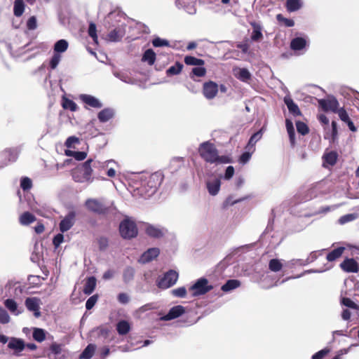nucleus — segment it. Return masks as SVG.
Returning a JSON list of instances; mask_svg holds the SVG:
<instances>
[{
    "mask_svg": "<svg viewBox=\"0 0 359 359\" xmlns=\"http://www.w3.org/2000/svg\"><path fill=\"white\" fill-rule=\"evenodd\" d=\"M341 304L348 308L354 309H358V305L349 298H343L341 300Z\"/></svg>",
    "mask_w": 359,
    "mask_h": 359,
    "instance_id": "nucleus-59",
    "label": "nucleus"
},
{
    "mask_svg": "<svg viewBox=\"0 0 359 359\" xmlns=\"http://www.w3.org/2000/svg\"><path fill=\"white\" fill-rule=\"evenodd\" d=\"M61 60V55L58 53H54L50 60V67L52 69H55Z\"/></svg>",
    "mask_w": 359,
    "mask_h": 359,
    "instance_id": "nucleus-53",
    "label": "nucleus"
},
{
    "mask_svg": "<svg viewBox=\"0 0 359 359\" xmlns=\"http://www.w3.org/2000/svg\"><path fill=\"white\" fill-rule=\"evenodd\" d=\"M123 15L118 12H111L104 19L106 27L113 28L107 36L108 41L118 42L126 33L125 24L122 22Z\"/></svg>",
    "mask_w": 359,
    "mask_h": 359,
    "instance_id": "nucleus-1",
    "label": "nucleus"
},
{
    "mask_svg": "<svg viewBox=\"0 0 359 359\" xmlns=\"http://www.w3.org/2000/svg\"><path fill=\"white\" fill-rule=\"evenodd\" d=\"M8 347L14 351L13 354L20 356V352H22L25 347L24 341L21 339L11 337L10 339H8Z\"/></svg>",
    "mask_w": 359,
    "mask_h": 359,
    "instance_id": "nucleus-13",
    "label": "nucleus"
},
{
    "mask_svg": "<svg viewBox=\"0 0 359 359\" xmlns=\"http://www.w3.org/2000/svg\"><path fill=\"white\" fill-rule=\"evenodd\" d=\"M221 182L218 178L209 180L206 182V187L209 194L212 196H216L220 189Z\"/></svg>",
    "mask_w": 359,
    "mask_h": 359,
    "instance_id": "nucleus-20",
    "label": "nucleus"
},
{
    "mask_svg": "<svg viewBox=\"0 0 359 359\" xmlns=\"http://www.w3.org/2000/svg\"><path fill=\"white\" fill-rule=\"evenodd\" d=\"M98 299L97 294L93 295L88 299L86 303V308L87 310H90L96 304Z\"/></svg>",
    "mask_w": 359,
    "mask_h": 359,
    "instance_id": "nucleus-58",
    "label": "nucleus"
},
{
    "mask_svg": "<svg viewBox=\"0 0 359 359\" xmlns=\"http://www.w3.org/2000/svg\"><path fill=\"white\" fill-rule=\"evenodd\" d=\"M323 165H334L337 159V154L335 151H330L323 155Z\"/></svg>",
    "mask_w": 359,
    "mask_h": 359,
    "instance_id": "nucleus-31",
    "label": "nucleus"
},
{
    "mask_svg": "<svg viewBox=\"0 0 359 359\" xmlns=\"http://www.w3.org/2000/svg\"><path fill=\"white\" fill-rule=\"evenodd\" d=\"M114 75L119 79L121 81L127 83H133V79L129 76V74L126 72H114Z\"/></svg>",
    "mask_w": 359,
    "mask_h": 359,
    "instance_id": "nucleus-45",
    "label": "nucleus"
},
{
    "mask_svg": "<svg viewBox=\"0 0 359 359\" xmlns=\"http://www.w3.org/2000/svg\"><path fill=\"white\" fill-rule=\"evenodd\" d=\"M262 134L263 128L260 129L258 132L251 136L248 144V149H250V148H252L255 145L256 142L262 138Z\"/></svg>",
    "mask_w": 359,
    "mask_h": 359,
    "instance_id": "nucleus-39",
    "label": "nucleus"
},
{
    "mask_svg": "<svg viewBox=\"0 0 359 359\" xmlns=\"http://www.w3.org/2000/svg\"><path fill=\"white\" fill-rule=\"evenodd\" d=\"M178 273L174 270H169L163 277L157 282V285L161 289H167L174 285L178 279Z\"/></svg>",
    "mask_w": 359,
    "mask_h": 359,
    "instance_id": "nucleus-8",
    "label": "nucleus"
},
{
    "mask_svg": "<svg viewBox=\"0 0 359 359\" xmlns=\"http://www.w3.org/2000/svg\"><path fill=\"white\" fill-rule=\"evenodd\" d=\"M10 316L7 311L0 306V323L6 324L10 321Z\"/></svg>",
    "mask_w": 359,
    "mask_h": 359,
    "instance_id": "nucleus-50",
    "label": "nucleus"
},
{
    "mask_svg": "<svg viewBox=\"0 0 359 359\" xmlns=\"http://www.w3.org/2000/svg\"><path fill=\"white\" fill-rule=\"evenodd\" d=\"M276 19L279 22H283L286 27H291L294 25V22L293 20L285 18L281 14L277 15Z\"/></svg>",
    "mask_w": 359,
    "mask_h": 359,
    "instance_id": "nucleus-55",
    "label": "nucleus"
},
{
    "mask_svg": "<svg viewBox=\"0 0 359 359\" xmlns=\"http://www.w3.org/2000/svg\"><path fill=\"white\" fill-rule=\"evenodd\" d=\"M80 100L83 103L93 108L100 109L102 107V103L97 97L87 94H81L79 96Z\"/></svg>",
    "mask_w": 359,
    "mask_h": 359,
    "instance_id": "nucleus-16",
    "label": "nucleus"
},
{
    "mask_svg": "<svg viewBox=\"0 0 359 359\" xmlns=\"http://www.w3.org/2000/svg\"><path fill=\"white\" fill-rule=\"evenodd\" d=\"M172 295L177 297H184L187 294V290L184 287H180L171 291Z\"/></svg>",
    "mask_w": 359,
    "mask_h": 359,
    "instance_id": "nucleus-54",
    "label": "nucleus"
},
{
    "mask_svg": "<svg viewBox=\"0 0 359 359\" xmlns=\"http://www.w3.org/2000/svg\"><path fill=\"white\" fill-rule=\"evenodd\" d=\"M198 153L205 161L210 163L224 164L231 162L229 157L219 156L214 144L209 141L204 142L199 145Z\"/></svg>",
    "mask_w": 359,
    "mask_h": 359,
    "instance_id": "nucleus-2",
    "label": "nucleus"
},
{
    "mask_svg": "<svg viewBox=\"0 0 359 359\" xmlns=\"http://www.w3.org/2000/svg\"><path fill=\"white\" fill-rule=\"evenodd\" d=\"M286 128L290 137V141L293 145L295 142V133L292 122L288 119L286 120Z\"/></svg>",
    "mask_w": 359,
    "mask_h": 359,
    "instance_id": "nucleus-42",
    "label": "nucleus"
},
{
    "mask_svg": "<svg viewBox=\"0 0 359 359\" xmlns=\"http://www.w3.org/2000/svg\"><path fill=\"white\" fill-rule=\"evenodd\" d=\"M10 161H15L18 156V151L17 149H9L6 151Z\"/></svg>",
    "mask_w": 359,
    "mask_h": 359,
    "instance_id": "nucleus-56",
    "label": "nucleus"
},
{
    "mask_svg": "<svg viewBox=\"0 0 359 359\" xmlns=\"http://www.w3.org/2000/svg\"><path fill=\"white\" fill-rule=\"evenodd\" d=\"M152 44L154 47H162V46H169V41L166 39H163L159 37H156L153 39Z\"/></svg>",
    "mask_w": 359,
    "mask_h": 359,
    "instance_id": "nucleus-52",
    "label": "nucleus"
},
{
    "mask_svg": "<svg viewBox=\"0 0 359 359\" xmlns=\"http://www.w3.org/2000/svg\"><path fill=\"white\" fill-rule=\"evenodd\" d=\"M340 118V119L346 123L350 120V118L348 116V114H347L346 111L344 108H339L337 112Z\"/></svg>",
    "mask_w": 359,
    "mask_h": 359,
    "instance_id": "nucleus-61",
    "label": "nucleus"
},
{
    "mask_svg": "<svg viewBox=\"0 0 359 359\" xmlns=\"http://www.w3.org/2000/svg\"><path fill=\"white\" fill-rule=\"evenodd\" d=\"M156 60V53L152 49H147L143 54L142 61L153 65Z\"/></svg>",
    "mask_w": 359,
    "mask_h": 359,
    "instance_id": "nucleus-28",
    "label": "nucleus"
},
{
    "mask_svg": "<svg viewBox=\"0 0 359 359\" xmlns=\"http://www.w3.org/2000/svg\"><path fill=\"white\" fill-rule=\"evenodd\" d=\"M341 268L346 272L357 273L359 269L358 264L353 259H346L340 264Z\"/></svg>",
    "mask_w": 359,
    "mask_h": 359,
    "instance_id": "nucleus-18",
    "label": "nucleus"
},
{
    "mask_svg": "<svg viewBox=\"0 0 359 359\" xmlns=\"http://www.w3.org/2000/svg\"><path fill=\"white\" fill-rule=\"evenodd\" d=\"M297 130L299 133L304 135L309 133V128L304 122L297 121L296 123Z\"/></svg>",
    "mask_w": 359,
    "mask_h": 359,
    "instance_id": "nucleus-51",
    "label": "nucleus"
},
{
    "mask_svg": "<svg viewBox=\"0 0 359 359\" xmlns=\"http://www.w3.org/2000/svg\"><path fill=\"white\" fill-rule=\"evenodd\" d=\"M213 289V286L208 283V280L205 278L198 279L196 283L189 287V291L192 292L193 297L203 295Z\"/></svg>",
    "mask_w": 359,
    "mask_h": 359,
    "instance_id": "nucleus-7",
    "label": "nucleus"
},
{
    "mask_svg": "<svg viewBox=\"0 0 359 359\" xmlns=\"http://www.w3.org/2000/svg\"><path fill=\"white\" fill-rule=\"evenodd\" d=\"M33 338L38 342H42L46 339V332L41 328H34Z\"/></svg>",
    "mask_w": 359,
    "mask_h": 359,
    "instance_id": "nucleus-43",
    "label": "nucleus"
},
{
    "mask_svg": "<svg viewBox=\"0 0 359 359\" xmlns=\"http://www.w3.org/2000/svg\"><path fill=\"white\" fill-rule=\"evenodd\" d=\"M344 250V248L342 247L337 248L332 251H331L327 255V259L329 262H333L340 257Z\"/></svg>",
    "mask_w": 359,
    "mask_h": 359,
    "instance_id": "nucleus-36",
    "label": "nucleus"
},
{
    "mask_svg": "<svg viewBox=\"0 0 359 359\" xmlns=\"http://www.w3.org/2000/svg\"><path fill=\"white\" fill-rule=\"evenodd\" d=\"M32 185V180L29 177H23L20 182V187L24 191L31 189Z\"/></svg>",
    "mask_w": 359,
    "mask_h": 359,
    "instance_id": "nucleus-57",
    "label": "nucleus"
},
{
    "mask_svg": "<svg viewBox=\"0 0 359 359\" xmlns=\"http://www.w3.org/2000/svg\"><path fill=\"white\" fill-rule=\"evenodd\" d=\"M284 102L286 104L289 111L294 116L301 115V111L297 104L294 102L290 96L287 95L284 97Z\"/></svg>",
    "mask_w": 359,
    "mask_h": 359,
    "instance_id": "nucleus-22",
    "label": "nucleus"
},
{
    "mask_svg": "<svg viewBox=\"0 0 359 359\" xmlns=\"http://www.w3.org/2000/svg\"><path fill=\"white\" fill-rule=\"evenodd\" d=\"M68 42L65 39L57 41L54 46L55 53H60L65 52L68 48Z\"/></svg>",
    "mask_w": 359,
    "mask_h": 359,
    "instance_id": "nucleus-35",
    "label": "nucleus"
},
{
    "mask_svg": "<svg viewBox=\"0 0 359 359\" xmlns=\"http://www.w3.org/2000/svg\"><path fill=\"white\" fill-rule=\"evenodd\" d=\"M356 218V216L354 214H348L345 215L340 217L339 223L344 224L346 222H351Z\"/></svg>",
    "mask_w": 359,
    "mask_h": 359,
    "instance_id": "nucleus-63",
    "label": "nucleus"
},
{
    "mask_svg": "<svg viewBox=\"0 0 359 359\" xmlns=\"http://www.w3.org/2000/svg\"><path fill=\"white\" fill-rule=\"evenodd\" d=\"M218 90H219L218 85L213 81L205 82L203 84V95L208 100H212L214 97H215V96L217 94Z\"/></svg>",
    "mask_w": 359,
    "mask_h": 359,
    "instance_id": "nucleus-11",
    "label": "nucleus"
},
{
    "mask_svg": "<svg viewBox=\"0 0 359 359\" xmlns=\"http://www.w3.org/2000/svg\"><path fill=\"white\" fill-rule=\"evenodd\" d=\"M283 266L281 261L278 259H272L269 261V268L273 272L280 271Z\"/></svg>",
    "mask_w": 359,
    "mask_h": 359,
    "instance_id": "nucleus-38",
    "label": "nucleus"
},
{
    "mask_svg": "<svg viewBox=\"0 0 359 359\" xmlns=\"http://www.w3.org/2000/svg\"><path fill=\"white\" fill-rule=\"evenodd\" d=\"M185 312L184 306L177 305L172 307L168 313L161 318V320L168 321L175 319L182 316Z\"/></svg>",
    "mask_w": 359,
    "mask_h": 359,
    "instance_id": "nucleus-15",
    "label": "nucleus"
},
{
    "mask_svg": "<svg viewBox=\"0 0 359 359\" xmlns=\"http://www.w3.org/2000/svg\"><path fill=\"white\" fill-rule=\"evenodd\" d=\"M337 136V125L336 121L332 122V129H331V133L330 134L329 132H326V134L325 135V139H329L331 141L334 142Z\"/></svg>",
    "mask_w": 359,
    "mask_h": 359,
    "instance_id": "nucleus-46",
    "label": "nucleus"
},
{
    "mask_svg": "<svg viewBox=\"0 0 359 359\" xmlns=\"http://www.w3.org/2000/svg\"><path fill=\"white\" fill-rule=\"evenodd\" d=\"M27 27L29 30H34L37 27V20L35 16L30 17L27 22Z\"/></svg>",
    "mask_w": 359,
    "mask_h": 359,
    "instance_id": "nucleus-60",
    "label": "nucleus"
},
{
    "mask_svg": "<svg viewBox=\"0 0 359 359\" xmlns=\"http://www.w3.org/2000/svg\"><path fill=\"white\" fill-rule=\"evenodd\" d=\"M145 231L149 236L155 238H161L164 236L168 232L165 228L152 224L147 225Z\"/></svg>",
    "mask_w": 359,
    "mask_h": 359,
    "instance_id": "nucleus-12",
    "label": "nucleus"
},
{
    "mask_svg": "<svg viewBox=\"0 0 359 359\" xmlns=\"http://www.w3.org/2000/svg\"><path fill=\"white\" fill-rule=\"evenodd\" d=\"M120 234L124 239H131L137 236L138 230L135 222L130 218L124 219L119 225Z\"/></svg>",
    "mask_w": 359,
    "mask_h": 359,
    "instance_id": "nucleus-4",
    "label": "nucleus"
},
{
    "mask_svg": "<svg viewBox=\"0 0 359 359\" xmlns=\"http://www.w3.org/2000/svg\"><path fill=\"white\" fill-rule=\"evenodd\" d=\"M96 286V278L94 276L89 277L84 285L83 292L86 294H90L94 291Z\"/></svg>",
    "mask_w": 359,
    "mask_h": 359,
    "instance_id": "nucleus-25",
    "label": "nucleus"
},
{
    "mask_svg": "<svg viewBox=\"0 0 359 359\" xmlns=\"http://www.w3.org/2000/svg\"><path fill=\"white\" fill-rule=\"evenodd\" d=\"M135 276V269L133 267L128 266L126 268L123 273V280L124 283H128L130 282Z\"/></svg>",
    "mask_w": 359,
    "mask_h": 359,
    "instance_id": "nucleus-37",
    "label": "nucleus"
},
{
    "mask_svg": "<svg viewBox=\"0 0 359 359\" xmlns=\"http://www.w3.org/2000/svg\"><path fill=\"white\" fill-rule=\"evenodd\" d=\"M76 214L74 212H69L60 223V230L64 233L69 230L75 222Z\"/></svg>",
    "mask_w": 359,
    "mask_h": 359,
    "instance_id": "nucleus-14",
    "label": "nucleus"
},
{
    "mask_svg": "<svg viewBox=\"0 0 359 359\" xmlns=\"http://www.w3.org/2000/svg\"><path fill=\"white\" fill-rule=\"evenodd\" d=\"M184 62L187 65L202 66L204 65V61L201 59L196 58L194 56H186Z\"/></svg>",
    "mask_w": 359,
    "mask_h": 359,
    "instance_id": "nucleus-44",
    "label": "nucleus"
},
{
    "mask_svg": "<svg viewBox=\"0 0 359 359\" xmlns=\"http://www.w3.org/2000/svg\"><path fill=\"white\" fill-rule=\"evenodd\" d=\"M25 304L29 311L34 312V316L36 318L41 316V312L39 311L41 305L40 299L37 297H27L25 299Z\"/></svg>",
    "mask_w": 359,
    "mask_h": 359,
    "instance_id": "nucleus-10",
    "label": "nucleus"
},
{
    "mask_svg": "<svg viewBox=\"0 0 359 359\" xmlns=\"http://www.w3.org/2000/svg\"><path fill=\"white\" fill-rule=\"evenodd\" d=\"M285 6L289 12H294L302 7V2L301 0H287Z\"/></svg>",
    "mask_w": 359,
    "mask_h": 359,
    "instance_id": "nucleus-29",
    "label": "nucleus"
},
{
    "mask_svg": "<svg viewBox=\"0 0 359 359\" xmlns=\"http://www.w3.org/2000/svg\"><path fill=\"white\" fill-rule=\"evenodd\" d=\"M130 325L126 320H122L119 321L116 325V330L120 335H125L129 332Z\"/></svg>",
    "mask_w": 359,
    "mask_h": 359,
    "instance_id": "nucleus-32",
    "label": "nucleus"
},
{
    "mask_svg": "<svg viewBox=\"0 0 359 359\" xmlns=\"http://www.w3.org/2000/svg\"><path fill=\"white\" fill-rule=\"evenodd\" d=\"M319 105L325 111H332L336 113L339 109V102L334 97H330L327 99H321L318 100Z\"/></svg>",
    "mask_w": 359,
    "mask_h": 359,
    "instance_id": "nucleus-9",
    "label": "nucleus"
},
{
    "mask_svg": "<svg viewBox=\"0 0 359 359\" xmlns=\"http://www.w3.org/2000/svg\"><path fill=\"white\" fill-rule=\"evenodd\" d=\"M253 27L251 39L252 41H257L262 39V27L255 22L251 24Z\"/></svg>",
    "mask_w": 359,
    "mask_h": 359,
    "instance_id": "nucleus-33",
    "label": "nucleus"
},
{
    "mask_svg": "<svg viewBox=\"0 0 359 359\" xmlns=\"http://www.w3.org/2000/svg\"><path fill=\"white\" fill-rule=\"evenodd\" d=\"M88 210L95 213L101 215L109 212L110 207L103 199L89 198L85 203Z\"/></svg>",
    "mask_w": 359,
    "mask_h": 359,
    "instance_id": "nucleus-6",
    "label": "nucleus"
},
{
    "mask_svg": "<svg viewBox=\"0 0 359 359\" xmlns=\"http://www.w3.org/2000/svg\"><path fill=\"white\" fill-rule=\"evenodd\" d=\"M233 72L235 77L243 82L248 83L252 76L251 73L246 68L236 67Z\"/></svg>",
    "mask_w": 359,
    "mask_h": 359,
    "instance_id": "nucleus-19",
    "label": "nucleus"
},
{
    "mask_svg": "<svg viewBox=\"0 0 359 359\" xmlns=\"http://www.w3.org/2000/svg\"><path fill=\"white\" fill-rule=\"evenodd\" d=\"M306 41L302 37H296L291 41L290 48L293 50H301L305 48Z\"/></svg>",
    "mask_w": 359,
    "mask_h": 359,
    "instance_id": "nucleus-24",
    "label": "nucleus"
},
{
    "mask_svg": "<svg viewBox=\"0 0 359 359\" xmlns=\"http://www.w3.org/2000/svg\"><path fill=\"white\" fill-rule=\"evenodd\" d=\"M62 106L65 109H69L71 111H75L77 109V104L72 100L63 97Z\"/></svg>",
    "mask_w": 359,
    "mask_h": 359,
    "instance_id": "nucleus-41",
    "label": "nucleus"
},
{
    "mask_svg": "<svg viewBox=\"0 0 359 359\" xmlns=\"http://www.w3.org/2000/svg\"><path fill=\"white\" fill-rule=\"evenodd\" d=\"M160 253V250L157 248H152L145 251L139 259V262L142 264L148 263L156 258Z\"/></svg>",
    "mask_w": 359,
    "mask_h": 359,
    "instance_id": "nucleus-17",
    "label": "nucleus"
},
{
    "mask_svg": "<svg viewBox=\"0 0 359 359\" xmlns=\"http://www.w3.org/2000/svg\"><path fill=\"white\" fill-rule=\"evenodd\" d=\"M162 181V174L156 172L145 177L142 180V186L144 189L146 194L150 196L156 193Z\"/></svg>",
    "mask_w": 359,
    "mask_h": 359,
    "instance_id": "nucleus-3",
    "label": "nucleus"
},
{
    "mask_svg": "<svg viewBox=\"0 0 359 359\" xmlns=\"http://www.w3.org/2000/svg\"><path fill=\"white\" fill-rule=\"evenodd\" d=\"M306 262L302 259H293L285 263V266L287 268H293L295 266H305Z\"/></svg>",
    "mask_w": 359,
    "mask_h": 359,
    "instance_id": "nucleus-47",
    "label": "nucleus"
},
{
    "mask_svg": "<svg viewBox=\"0 0 359 359\" xmlns=\"http://www.w3.org/2000/svg\"><path fill=\"white\" fill-rule=\"evenodd\" d=\"M206 73V70L204 67L201 66H198L193 68L192 74L194 76H196L198 77L203 76Z\"/></svg>",
    "mask_w": 359,
    "mask_h": 359,
    "instance_id": "nucleus-62",
    "label": "nucleus"
},
{
    "mask_svg": "<svg viewBox=\"0 0 359 359\" xmlns=\"http://www.w3.org/2000/svg\"><path fill=\"white\" fill-rule=\"evenodd\" d=\"M240 280L236 279H231L227 280L226 283L222 286L221 290L225 292H228L238 288L240 287Z\"/></svg>",
    "mask_w": 359,
    "mask_h": 359,
    "instance_id": "nucleus-26",
    "label": "nucleus"
},
{
    "mask_svg": "<svg viewBox=\"0 0 359 359\" xmlns=\"http://www.w3.org/2000/svg\"><path fill=\"white\" fill-rule=\"evenodd\" d=\"M109 245L108 239L106 237H100L98 239V245L100 250L107 249Z\"/></svg>",
    "mask_w": 359,
    "mask_h": 359,
    "instance_id": "nucleus-64",
    "label": "nucleus"
},
{
    "mask_svg": "<svg viewBox=\"0 0 359 359\" xmlns=\"http://www.w3.org/2000/svg\"><path fill=\"white\" fill-rule=\"evenodd\" d=\"M183 68V65L180 62H177L175 65L170 67L167 71V75L173 76L179 74Z\"/></svg>",
    "mask_w": 359,
    "mask_h": 359,
    "instance_id": "nucleus-40",
    "label": "nucleus"
},
{
    "mask_svg": "<svg viewBox=\"0 0 359 359\" xmlns=\"http://www.w3.org/2000/svg\"><path fill=\"white\" fill-rule=\"evenodd\" d=\"M114 114L115 111L114 109L105 108L98 113L97 118L101 123H105L114 117Z\"/></svg>",
    "mask_w": 359,
    "mask_h": 359,
    "instance_id": "nucleus-21",
    "label": "nucleus"
},
{
    "mask_svg": "<svg viewBox=\"0 0 359 359\" xmlns=\"http://www.w3.org/2000/svg\"><path fill=\"white\" fill-rule=\"evenodd\" d=\"M25 11L23 0H15L13 5V13L16 17H20Z\"/></svg>",
    "mask_w": 359,
    "mask_h": 359,
    "instance_id": "nucleus-34",
    "label": "nucleus"
},
{
    "mask_svg": "<svg viewBox=\"0 0 359 359\" xmlns=\"http://www.w3.org/2000/svg\"><path fill=\"white\" fill-rule=\"evenodd\" d=\"M35 220L36 217L29 212H25L19 217V222L23 226L29 225Z\"/></svg>",
    "mask_w": 359,
    "mask_h": 359,
    "instance_id": "nucleus-27",
    "label": "nucleus"
},
{
    "mask_svg": "<svg viewBox=\"0 0 359 359\" xmlns=\"http://www.w3.org/2000/svg\"><path fill=\"white\" fill-rule=\"evenodd\" d=\"M4 306L13 315L18 316L22 312V309H19L16 302L12 299H6L4 301Z\"/></svg>",
    "mask_w": 359,
    "mask_h": 359,
    "instance_id": "nucleus-23",
    "label": "nucleus"
},
{
    "mask_svg": "<svg viewBox=\"0 0 359 359\" xmlns=\"http://www.w3.org/2000/svg\"><path fill=\"white\" fill-rule=\"evenodd\" d=\"M111 163L116 164V162L114 161H113V160H109V161H106L104 162L94 161L93 166L95 168H100V169L104 170L107 168H108V166Z\"/></svg>",
    "mask_w": 359,
    "mask_h": 359,
    "instance_id": "nucleus-49",
    "label": "nucleus"
},
{
    "mask_svg": "<svg viewBox=\"0 0 359 359\" xmlns=\"http://www.w3.org/2000/svg\"><path fill=\"white\" fill-rule=\"evenodd\" d=\"M94 162L92 159L87 160L85 163H83L82 166L79 168V172L81 175V178H79V174L75 173L72 175L73 179L76 182H88L91 183L93 180V178L91 177L93 169L91 166V163Z\"/></svg>",
    "mask_w": 359,
    "mask_h": 359,
    "instance_id": "nucleus-5",
    "label": "nucleus"
},
{
    "mask_svg": "<svg viewBox=\"0 0 359 359\" xmlns=\"http://www.w3.org/2000/svg\"><path fill=\"white\" fill-rule=\"evenodd\" d=\"M96 346L93 344H88L80 355L81 359H90L95 351Z\"/></svg>",
    "mask_w": 359,
    "mask_h": 359,
    "instance_id": "nucleus-30",
    "label": "nucleus"
},
{
    "mask_svg": "<svg viewBox=\"0 0 359 359\" xmlns=\"http://www.w3.org/2000/svg\"><path fill=\"white\" fill-rule=\"evenodd\" d=\"M88 35L93 39L95 43H97V35L96 25L93 22H90L88 27Z\"/></svg>",
    "mask_w": 359,
    "mask_h": 359,
    "instance_id": "nucleus-48",
    "label": "nucleus"
}]
</instances>
